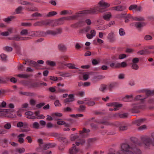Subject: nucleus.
Instances as JSON below:
<instances>
[{
    "label": "nucleus",
    "instance_id": "09e8293b",
    "mask_svg": "<svg viewBox=\"0 0 154 154\" xmlns=\"http://www.w3.org/2000/svg\"><path fill=\"white\" fill-rule=\"evenodd\" d=\"M79 137V136L76 134H72L70 136V139L71 141H74Z\"/></svg>",
    "mask_w": 154,
    "mask_h": 154
},
{
    "label": "nucleus",
    "instance_id": "5fc2aeb1",
    "mask_svg": "<svg viewBox=\"0 0 154 154\" xmlns=\"http://www.w3.org/2000/svg\"><path fill=\"white\" fill-rule=\"evenodd\" d=\"M119 33L121 36H123L125 35V33L124 30L122 28H121L119 29Z\"/></svg>",
    "mask_w": 154,
    "mask_h": 154
},
{
    "label": "nucleus",
    "instance_id": "13d9d810",
    "mask_svg": "<svg viewBox=\"0 0 154 154\" xmlns=\"http://www.w3.org/2000/svg\"><path fill=\"white\" fill-rule=\"evenodd\" d=\"M62 116V114L61 113H55L52 114V116L53 118L54 119H55V116H59L60 117Z\"/></svg>",
    "mask_w": 154,
    "mask_h": 154
},
{
    "label": "nucleus",
    "instance_id": "b1692460",
    "mask_svg": "<svg viewBox=\"0 0 154 154\" xmlns=\"http://www.w3.org/2000/svg\"><path fill=\"white\" fill-rule=\"evenodd\" d=\"M115 34L113 32L109 33L108 36V38L110 41H113L114 40Z\"/></svg>",
    "mask_w": 154,
    "mask_h": 154
},
{
    "label": "nucleus",
    "instance_id": "f8f14e48",
    "mask_svg": "<svg viewBox=\"0 0 154 154\" xmlns=\"http://www.w3.org/2000/svg\"><path fill=\"white\" fill-rule=\"evenodd\" d=\"M25 114L26 116V117L29 119H34L36 118L34 116L33 112L31 111H27L25 113Z\"/></svg>",
    "mask_w": 154,
    "mask_h": 154
},
{
    "label": "nucleus",
    "instance_id": "3c124183",
    "mask_svg": "<svg viewBox=\"0 0 154 154\" xmlns=\"http://www.w3.org/2000/svg\"><path fill=\"white\" fill-rule=\"evenodd\" d=\"M145 92L146 93V96H145V97H146V98L149 95L152 94V91L146 90L145 91Z\"/></svg>",
    "mask_w": 154,
    "mask_h": 154
},
{
    "label": "nucleus",
    "instance_id": "0e129e2a",
    "mask_svg": "<svg viewBox=\"0 0 154 154\" xmlns=\"http://www.w3.org/2000/svg\"><path fill=\"white\" fill-rule=\"evenodd\" d=\"M29 35L32 37H35V31H30L29 32Z\"/></svg>",
    "mask_w": 154,
    "mask_h": 154
},
{
    "label": "nucleus",
    "instance_id": "393cba45",
    "mask_svg": "<svg viewBox=\"0 0 154 154\" xmlns=\"http://www.w3.org/2000/svg\"><path fill=\"white\" fill-rule=\"evenodd\" d=\"M145 119H140L136 120L134 121V123L137 126H139L143 122L145 121Z\"/></svg>",
    "mask_w": 154,
    "mask_h": 154
},
{
    "label": "nucleus",
    "instance_id": "69168bd1",
    "mask_svg": "<svg viewBox=\"0 0 154 154\" xmlns=\"http://www.w3.org/2000/svg\"><path fill=\"white\" fill-rule=\"evenodd\" d=\"M50 79L54 81H56L58 80V78L56 76H49Z\"/></svg>",
    "mask_w": 154,
    "mask_h": 154
},
{
    "label": "nucleus",
    "instance_id": "bb28decb",
    "mask_svg": "<svg viewBox=\"0 0 154 154\" xmlns=\"http://www.w3.org/2000/svg\"><path fill=\"white\" fill-rule=\"evenodd\" d=\"M107 105L108 106H116L117 107H122V104H119L118 103H109L107 104Z\"/></svg>",
    "mask_w": 154,
    "mask_h": 154
},
{
    "label": "nucleus",
    "instance_id": "423d86ee",
    "mask_svg": "<svg viewBox=\"0 0 154 154\" xmlns=\"http://www.w3.org/2000/svg\"><path fill=\"white\" fill-rule=\"evenodd\" d=\"M30 39L28 37H21L18 35H14L10 39L16 41L27 40Z\"/></svg>",
    "mask_w": 154,
    "mask_h": 154
},
{
    "label": "nucleus",
    "instance_id": "9d476101",
    "mask_svg": "<svg viewBox=\"0 0 154 154\" xmlns=\"http://www.w3.org/2000/svg\"><path fill=\"white\" fill-rule=\"evenodd\" d=\"M132 24L137 29H140L145 25V23L143 22H134Z\"/></svg>",
    "mask_w": 154,
    "mask_h": 154
},
{
    "label": "nucleus",
    "instance_id": "2eb2a0df",
    "mask_svg": "<svg viewBox=\"0 0 154 154\" xmlns=\"http://www.w3.org/2000/svg\"><path fill=\"white\" fill-rule=\"evenodd\" d=\"M96 31L94 30H91L90 32V33H88L86 34V37L89 39L92 38L96 35Z\"/></svg>",
    "mask_w": 154,
    "mask_h": 154
},
{
    "label": "nucleus",
    "instance_id": "e433bc0d",
    "mask_svg": "<svg viewBox=\"0 0 154 154\" xmlns=\"http://www.w3.org/2000/svg\"><path fill=\"white\" fill-rule=\"evenodd\" d=\"M58 48L59 50L62 51H65L66 50V47L64 45L60 44L58 45Z\"/></svg>",
    "mask_w": 154,
    "mask_h": 154
},
{
    "label": "nucleus",
    "instance_id": "412c9836",
    "mask_svg": "<svg viewBox=\"0 0 154 154\" xmlns=\"http://www.w3.org/2000/svg\"><path fill=\"white\" fill-rule=\"evenodd\" d=\"M20 94H21L26 95L29 96H33L34 94L32 92L21 91L20 92Z\"/></svg>",
    "mask_w": 154,
    "mask_h": 154
},
{
    "label": "nucleus",
    "instance_id": "37998d69",
    "mask_svg": "<svg viewBox=\"0 0 154 154\" xmlns=\"http://www.w3.org/2000/svg\"><path fill=\"white\" fill-rule=\"evenodd\" d=\"M132 19L135 21H142L144 20V18L141 17H133Z\"/></svg>",
    "mask_w": 154,
    "mask_h": 154
},
{
    "label": "nucleus",
    "instance_id": "774afa93",
    "mask_svg": "<svg viewBox=\"0 0 154 154\" xmlns=\"http://www.w3.org/2000/svg\"><path fill=\"white\" fill-rule=\"evenodd\" d=\"M68 58V57L66 55H63L61 56L60 57V59L62 60H66Z\"/></svg>",
    "mask_w": 154,
    "mask_h": 154
},
{
    "label": "nucleus",
    "instance_id": "473e14b6",
    "mask_svg": "<svg viewBox=\"0 0 154 154\" xmlns=\"http://www.w3.org/2000/svg\"><path fill=\"white\" fill-rule=\"evenodd\" d=\"M132 97L133 95L132 94L129 95H126L123 98V100L124 101L127 102L130 99L132 98Z\"/></svg>",
    "mask_w": 154,
    "mask_h": 154
},
{
    "label": "nucleus",
    "instance_id": "dca6fc26",
    "mask_svg": "<svg viewBox=\"0 0 154 154\" xmlns=\"http://www.w3.org/2000/svg\"><path fill=\"white\" fill-rule=\"evenodd\" d=\"M68 98L64 100L65 103H68L69 102H72L74 100V95L73 94H69L68 95Z\"/></svg>",
    "mask_w": 154,
    "mask_h": 154
},
{
    "label": "nucleus",
    "instance_id": "5701e85b",
    "mask_svg": "<svg viewBox=\"0 0 154 154\" xmlns=\"http://www.w3.org/2000/svg\"><path fill=\"white\" fill-rule=\"evenodd\" d=\"M85 142V140L84 139H79V142H76L75 144L77 146L80 145H84Z\"/></svg>",
    "mask_w": 154,
    "mask_h": 154
},
{
    "label": "nucleus",
    "instance_id": "58836bf2",
    "mask_svg": "<svg viewBox=\"0 0 154 154\" xmlns=\"http://www.w3.org/2000/svg\"><path fill=\"white\" fill-rule=\"evenodd\" d=\"M119 66L118 68H124L126 67L127 66V63L125 62H122L121 63H118Z\"/></svg>",
    "mask_w": 154,
    "mask_h": 154
},
{
    "label": "nucleus",
    "instance_id": "a19ab883",
    "mask_svg": "<svg viewBox=\"0 0 154 154\" xmlns=\"http://www.w3.org/2000/svg\"><path fill=\"white\" fill-rule=\"evenodd\" d=\"M46 63L47 65L51 66H54L56 65V63L52 61H47Z\"/></svg>",
    "mask_w": 154,
    "mask_h": 154
},
{
    "label": "nucleus",
    "instance_id": "4468645a",
    "mask_svg": "<svg viewBox=\"0 0 154 154\" xmlns=\"http://www.w3.org/2000/svg\"><path fill=\"white\" fill-rule=\"evenodd\" d=\"M26 86H28L29 88H33L40 87V83L35 82L32 83H28L26 84Z\"/></svg>",
    "mask_w": 154,
    "mask_h": 154
},
{
    "label": "nucleus",
    "instance_id": "052dcab7",
    "mask_svg": "<svg viewBox=\"0 0 154 154\" xmlns=\"http://www.w3.org/2000/svg\"><path fill=\"white\" fill-rule=\"evenodd\" d=\"M32 16L33 17H41L42 16V14L39 13L35 12L32 14Z\"/></svg>",
    "mask_w": 154,
    "mask_h": 154
},
{
    "label": "nucleus",
    "instance_id": "e2e57ef3",
    "mask_svg": "<svg viewBox=\"0 0 154 154\" xmlns=\"http://www.w3.org/2000/svg\"><path fill=\"white\" fill-rule=\"evenodd\" d=\"M90 130L89 129H86L85 128H83V130L81 131H80V134H82L84 133H88L90 132Z\"/></svg>",
    "mask_w": 154,
    "mask_h": 154
},
{
    "label": "nucleus",
    "instance_id": "bf43d9fd",
    "mask_svg": "<svg viewBox=\"0 0 154 154\" xmlns=\"http://www.w3.org/2000/svg\"><path fill=\"white\" fill-rule=\"evenodd\" d=\"M85 104H87L89 106H92L95 104V103L94 101H90L86 103Z\"/></svg>",
    "mask_w": 154,
    "mask_h": 154
},
{
    "label": "nucleus",
    "instance_id": "79ce46f5",
    "mask_svg": "<svg viewBox=\"0 0 154 154\" xmlns=\"http://www.w3.org/2000/svg\"><path fill=\"white\" fill-rule=\"evenodd\" d=\"M20 34L21 35H29V32L26 29H24L22 30L20 32Z\"/></svg>",
    "mask_w": 154,
    "mask_h": 154
},
{
    "label": "nucleus",
    "instance_id": "ddd939ff",
    "mask_svg": "<svg viewBox=\"0 0 154 154\" xmlns=\"http://www.w3.org/2000/svg\"><path fill=\"white\" fill-rule=\"evenodd\" d=\"M128 9L130 10H134L136 11H140L142 9L141 7L140 6L138 7L136 5H131L129 7Z\"/></svg>",
    "mask_w": 154,
    "mask_h": 154
},
{
    "label": "nucleus",
    "instance_id": "864d4df0",
    "mask_svg": "<svg viewBox=\"0 0 154 154\" xmlns=\"http://www.w3.org/2000/svg\"><path fill=\"white\" fill-rule=\"evenodd\" d=\"M0 57L2 60L4 61L6 60L7 56L4 54H2L0 55Z\"/></svg>",
    "mask_w": 154,
    "mask_h": 154
},
{
    "label": "nucleus",
    "instance_id": "cd10ccee",
    "mask_svg": "<svg viewBox=\"0 0 154 154\" xmlns=\"http://www.w3.org/2000/svg\"><path fill=\"white\" fill-rule=\"evenodd\" d=\"M26 9L28 11L33 12L37 11H38V9L35 7H26Z\"/></svg>",
    "mask_w": 154,
    "mask_h": 154
},
{
    "label": "nucleus",
    "instance_id": "1a4fd4ad",
    "mask_svg": "<svg viewBox=\"0 0 154 154\" xmlns=\"http://www.w3.org/2000/svg\"><path fill=\"white\" fill-rule=\"evenodd\" d=\"M119 18H124L125 19V22L126 23L128 22L130 19L131 18L132 19V18L131 15L130 14H119Z\"/></svg>",
    "mask_w": 154,
    "mask_h": 154
},
{
    "label": "nucleus",
    "instance_id": "49530a36",
    "mask_svg": "<svg viewBox=\"0 0 154 154\" xmlns=\"http://www.w3.org/2000/svg\"><path fill=\"white\" fill-rule=\"evenodd\" d=\"M119 65V64H118V63H112L110 64V66L112 68H118Z\"/></svg>",
    "mask_w": 154,
    "mask_h": 154
},
{
    "label": "nucleus",
    "instance_id": "c756f323",
    "mask_svg": "<svg viewBox=\"0 0 154 154\" xmlns=\"http://www.w3.org/2000/svg\"><path fill=\"white\" fill-rule=\"evenodd\" d=\"M96 141L95 138H89L87 140L88 145L89 146L94 143Z\"/></svg>",
    "mask_w": 154,
    "mask_h": 154
},
{
    "label": "nucleus",
    "instance_id": "6e6552de",
    "mask_svg": "<svg viewBox=\"0 0 154 154\" xmlns=\"http://www.w3.org/2000/svg\"><path fill=\"white\" fill-rule=\"evenodd\" d=\"M142 140L144 144L145 147L146 148H148L152 143L151 139L148 137H145L143 138Z\"/></svg>",
    "mask_w": 154,
    "mask_h": 154
},
{
    "label": "nucleus",
    "instance_id": "2f4dec72",
    "mask_svg": "<svg viewBox=\"0 0 154 154\" xmlns=\"http://www.w3.org/2000/svg\"><path fill=\"white\" fill-rule=\"evenodd\" d=\"M28 61V63H29V65L33 66L34 67H36L38 65V64L37 63L32 60H30L29 61V60H27Z\"/></svg>",
    "mask_w": 154,
    "mask_h": 154
},
{
    "label": "nucleus",
    "instance_id": "680f3d73",
    "mask_svg": "<svg viewBox=\"0 0 154 154\" xmlns=\"http://www.w3.org/2000/svg\"><path fill=\"white\" fill-rule=\"evenodd\" d=\"M132 68L135 70H137L138 69V65L136 63H133L131 66Z\"/></svg>",
    "mask_w": 154,
    "mask_h": 154
},
{
    "label": "nucleus",
    "instance_id": "aec40b11",
    "mask_svg": "<svg viewBox=\"0 0 154 154\" xmlns=\"http://www.w3.org/2000/svg\"><path fill=\"white\" fill-rule=\"evenodd\" d=\"M58 140L60 142L63 143L64 144H66L68 142V140L63 137H60L58 138Z\"/></svg>",
    "mask_w": 154,
    "mask_h": 154
},
{
    "label": "nucleus",
    "instance_id": "8fccbe9b",
    "mask_svg": "<svg viewBox=\"0 0 154 154\" xmlns=\"http://www.w3.org/2000/svg\"><path fill=\"white\" fill-rule=\"evenodd\" d=\"M107 88L106 85H101L99 88V90L102 92H104Z\"/></svg>",
    "mask_w": 154,
    "mask_h": 154
},
{
    "label": "nucleus",
    "instance_id": "603ef678",
    "mask_svg": "<svg viewBox=\"0 0 154 154\" xmlns=\"http://www.w3.org/2000/svg\"><path fill=\"white\" fill-rule=\"evenodd\" d=\"M128 129V127L126 125H122L119 127V129L120 131H124Z\"/></svg>",
    "mask_w": 154,
    "mask_h": 154
},
{
    "label": "nucleus",
    "instance_id": "c03bdc74",
    "mask_svg": "<svg viewBox=\"0 0 154 154\" xmlns=\"http://www.w3.org/2000/svg\"><path fill=\"white\" fill-rule=\"evenodd\" d=\"M57 13L54 11H51L48 13V14L46 15V17H50L52 16L56 15L57 14Z\"/></svg>",
    "mask_w": 154,
    "mask_h": 154
},
{
    "label": "nucleus",
    "instance_id": "de8ad7c7",
    "mask_svg": "<svg viewBox=\"0 0 154 154\" xmlns=\"http://www.w3.org/2000/svg\"><path fill=\"white\" fill-rule=\"evenodd\" d=\"M67 66L70 69H78V68L75 66V65L74 64L72 63H68L67 65Z\"/></svg>",
    "mask_w": 154,
    "mask_h": 154
},
{
    "label": "nucleus",
    "instance_id": "f03ea898",
    "mask_svg": "<svg viewBox=\"0 0 154 154\" xmlns=\"http://www.w3.org/2000/svg\"><path fill=\"white\" fill-rule=\"evenodd\" d=\"M98 6H97L99 11L103 12L106 11V8L110 6V4L105 2L103 0H101L98 3Z\"/></svg>",
    "mask_w": 154,
    "mask_h": 154
},
{
    "label": "nucleus",
    "instance_id": "7ed1b4c3",
    "mask_svg": "<svg viewBox=\"0 0 154 154\" xmlns=\"http://www.w3.org/2000/svg\"><path fill=\"white\" fill-rule=\"evenodd\" d=\"M99 12V9L97 6L94 7V8H91L90 9L87 10L82 11L83 16L85 15L88 14H97Z\"/></svg>",
    "mask_w": 154,
    "mask_h": 154
},
{
    "label": "nucleus",
    "instance_id": "9b49d317",
    "mask_svg": "<svg viewBox=\"0 0 154 154\" xmlns=\"http://www.w3.org/2000/svg\"><path fill=\"white\" fill-rule=\"evenodd\" d=\"M10 111L8 109H4L0 110V116L5 117H9L8 113Z\"/></svg>",
    "mask_w": 154,
    "mask_h": 154
},
{
    "label": "nucleus",
    "instance_id": "4c0bfd02",
    "mask_svg": "<svg viewBox=\"0 0 154 154\" xmlns=\"http://www.w3.org/2000/svg\"><path fill=\"white\" fill-rule=\"evenodd\" d=\"M126 7L125 6L122 5L117 6V11H122L125 10Z\"/></svg>",
    "mask_w": 154,
    "mask_h": 154
},
{
    "label": "nucleus",
    "instance_id": "f257e3e1",
    "mask_svg": "<svg viewBox=\"0 0 154 154\" xmlns=\"http://www.w3.org/2000/svg\"><path fill=\"white\" fill-rule=\"evenodd\" d=\"M58 22V21L56 20H45L35 23L34 24V25L35 26H36L42 25L47 26L48 25H50L52 26H57Z\"/></svg>",
    "mask_w": 154,
    "mask_h": 154
},
{
    "label": "nucleus",
    "instance_id": "f704fd0d",
    "mask_svg": "<svg viewBox=\"0 0 154 154\" xmlns=\"http://www.w3.org/2000/svg\"><path fill=\"white\" fill-rule=\"evenodd\" d=\"M23 9V8L21 6L18 7L15 9L16 14H17L21 13Z\"/></svg>",
    "mask_w": 154,
    "mask_h": 154
},
{
    "label": "nucleus",
    "instance_id": "f3484780",
    "mask_svg": "<svg viewBox=\"0 0 154 154\" xmlns=\"http://www.w3.org/2000/svg\"><path fill=\"white\" fill-rule=\"evenodd\" d=\"M35 37L45 36V32L41 31H35Z\"/></svg>",
    "mask_w": 154,
    "mask_h": 154
},
{
    "label": "nucleus",
    "instance_id": "c9c22d12",
    "mask_svg": "<svg viewBox=\"0 0 154 154\" xmlns=\"http://www.w3.org/2000/svg\"><path fill=\"white\" fill-rule=\"evenodd\" d=\"M17 76L22 78H27L30 76V75L28 74H19L17 75Z\"/></svg>",
    "mask_w": 154,
    "mask_h": 154
},
{
    "label": "nucleus",
    "instance_id": "39448f33",
    "mask_svg": "<svg viewBox=\"0 0 154 154\" xmlns=\"http://www.w3.org/2000/svg\"><path fill=\"white\" fill-rule=\"evenodd\" d=\"M77 146L76 144H73L69 150L70 154H80V149Z\"/></svg>",
    "mask_w": 154,
    "mask_h": 154
},
{
    "label": "nucleus",
    "instance_id": "c85d7f7f",
    "mask_svg": "<svg viewBox=\"0 0 154 154\" xmlns=\"http://www.w3.org/2000/svg\"><path fill=\"white\" fill-rule=\"evenodd\" d=\"M19 3L22 5H32V4L26 1L20 0L18 1Z\"/></svg>",
    "mask_w": 154,
    "mask_h": 154
},
{
    "label": "nucleus",
    "instance_id": "20e7f679",
    "mask_svg": "<svg viewBox=\"0 0 154 154\" xmlns=\"http://www.w3.org/2000/svg\"><path fill=\"white\" fill-rule=\"evenodd\" d=\"M62 29L61 28H59L56 30H48L45 32V36L48 35H56L61 33Z\"/></svg>",
    "mask_w": 154,
    "mask_h": 154
},
{
    "label": "nucleus",
    "instance_id": "6ab92c4d",
    "mask_svg": "<svg viewBox=\"0 0 154 154\" xmlns=\"http://www.w3.org/2000/svg\"><path fill=\"white\" fill-rule=\"evenodd\" d=\"M25 135L23 134H21L18 135L17 136L18 138V141L20 143H23L24 140L23 137H25Z\"/></svg>",
    "mask_w": 154,
    "mask_h": 154
},
{
    "label": "nucleus",
    "instance_id": "0eeeda50",
    "mask_svg": "<svg viewBox=\"0 0 154 154\" xmlns=\"http://www.w3.org/2000/svg\"><path fill=\"white\" fill-rule=\"evenodd\" d=\"M83 16V15L82 13V11L76 13L74 15L70 16L69 17H65L63 18L65 20H74L78 17Z\"/></svg>",
    "mask_w": 154,
    "mask_h": 154
},
{
    "label": "nucleus",
    "instance_id": "338daca9",
    "mask_svg": "<svg viewBox=\"0 0 154 154\" xmlns=\"http://www.w3.org/2000/svg\"><path fill=\"white\" fill-rule=\"evenodd\" d=\"M57 92L59 93H63L66 92V90L64 89H62L60 88H58Z\"/></svg>",
    "mask_w": 154,
    "mask_h": 154
},
{
    "label": "nucleus",
    "instance_id": "72a5a7b5",
    "mask_svg": "<svg viewBox=\"0 0 154 154\" xmlns=\"http://www.w3.org/2000/svg\"><path fill=\"white\" fill-rule=\"evenodd\" d=\"M15 17L14 16H11L9 17L3 19V20L6 22H9L11 21L12 19L14 18Z\"/></svg>",
    "mask_w": 154,
    "mask_h": 154
},
{
    "label": "nucleus",
    "instance_id": "6e6d98bb",
    "mask_svg": "<svg viewBox=\"0 0 154 154\" xmlns=\"http://www.w3.org/2000/svg\"><path fill=\"white\" fill-rule=\"evenodd\" d=\"M3 49L5 51H12L13 48L11 47L6 46L4 47Z\"/></svg>",
    "mask_w": 154,
    "mask_h": 154
},
{
    "label": "nucleus",
    "instance_id": "a211bd4d",
    "mask_svg": "<svg viewBox=\"0 0 154 154\" xmlns=\"http://www.w3.org/2000/svg\"><path fill=\"white\" fill-rule=\"evenodd\" d=\"M112 17V14L110 12H108L105 13L103 16V18L106 20H109Z\"/></svg>",
    "mask_w": 154,
    "mask_h": 154
},
{
    "label": "nucleus",
    "instance_id": "ea45409f",
    "mask_svg": "<svg viewBox=\"0 0 154 154\" xmlns=\"http://www.w3.org/2000/svg\"><path fill=\"white\" fill-rule=\"evenodd\" d=\"M72 14V12L71 11H67V10H63L62 11H61L60 13V14L62 15H66L67 14Z\"/></svg>",
    "mask_w": 154,
    "mask_h": 154
},
{
    "label": "nucleus",
    "instance_id": "4be33fe9",
    "mask_svg": "<svg viewBox=\"0 0 154 154\" xmlns=\"http://www.w3.org/2000/svg\"><path fill=\"white\" fill-rule=\"evenodd\" d=\"M117 86V84L116 82L112 83L110 84L108 87V89L110 91H112V89L115 88Z\"/></svg>",
    "mask_w": 154,
    "mask_h": 154
},
{
    "label": "nucleus",
    "instance_id": "a18cd8bd",
    "mask_svg": "<svg viewBox=\"0 0 154 154\" xmlns=\"http://www.w3.org/2000/svg\"><path fill=\"white\" fill-rule=\"evenodd\" d=\"M25 151V149L23 148H17L16 150V152H18L19 153L21 154L24 152Z\"/></svg>",
    "mask_w": 154,
    "mask_h": 154
},
{
    "label": "nucleus",
    "instance_id": "7c9ffc66",
    "mask_svg": "<svg viewBox=\"0 0 154 154\" xmlns=\"http://www.w3.org/2000/svg\"><path fill=\"white\" fill-rule=\"evenodd\" d=\"M146 98V97H145L144 95H139L135 97V99L136 100H143Z\"/></svg>",
    "mask_w": 154,
    "mask_h": 154
},
{
    "label": "nucleus",
    "instance_id": "a878e982",
    "mask_svg": "<svg viewBox=\"0 0 154 154\" xmlns=\"http://www.w3.org/2000/svg\"><path fill=\"white\" fill-rule=\"evenodd\" d=\"M30 126L35 129L40 128V125L38 122H35Z\"/></svg>",
    "mask_w": 154,
    "mask_h": 154
},
{
    "label": "nucleus",
    "instance_id": "4d7b16f0",
    "mask_svg": "<svg viewBox=\"0 0 154 154\" xmlns=\"http://www.w3.org/2000/svg\"><path fill=\"white\" fill-rule=\"evenodd\" d=\"M11 126V125L10 123H7L4 125V128L7 129H10Z\"/></svg>",
    "mask_w": 154,
    "mask_h": 154
}]
</instances>
